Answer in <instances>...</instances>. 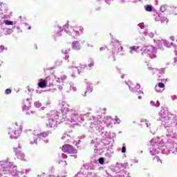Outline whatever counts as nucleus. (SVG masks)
Wrapping results in <instances>:
<instances>
[{
    "mask_svg": "<svg viewBox=\"0 0 177 177\" xmlns=\"http://www.w3.org/2000/svg\"><path fill=\"white\" fill-rule=\"evenodd\" d=\"M66 86L68 88H70V91H76L77 88H75V86H74V84H73L72 82L71 83H66Z\"/></svg>",
    "mask_w": 177,
    "mask_h": 177,
    "instance_id": "a878e982",
    "label": "nucleus"
},
{
    "mask_svg": "<svg viewBox=\"0 0 177 177\" xmlns=\"http://www.w3.org/2000/svg\"><path fill=\"white\" fill-rule=\"evenodd\" d=\"M61 157L62 158H66L67 157V155H66L65 153H62Z\"/></svg>",
    "mask_w": 177,
    "mask_h": 177,
    "instance_id": "13d9d810",
    "label": "nucleus"
},
{
    "mask_svg": "<svg viewBox=\"0 0 177 177\" xmlns=\"http://www.w3.org/2000/svg\"><path fill=\"white\" fill-rule=\"evenodd\" d=\"M63 63L62 60H57L56 61V65L57 66H61V64Z\"/></svg>",
    "mask_w": 177,
    "mask_h": 177,
    "instance_id": "de8ad7c7",
    "label": "nucleus"
},
{
    "mask_svg": "<svg viewBox=\"0 0 177 177\" xmlns=\"http://www.w3.org/2000/svg\"><path fill=\"white\" fill-rule=\"evenodd\" d=\"M3 26L5 24L6 26H13V21L10 20H4L3 22Z\"/></svg>",
    "mask_w": 177,
    "mask_h": 177,
    "instance_id": "bb28decb",
    "label": "nucleus"
},
{
    "mask_svg": "<svg viewBox=\"0 0 177 177\" xmlns=\"http://www.w3.org/2000/svg\"><path fill=\"white\" fill-rule=\"evenodd\" d=\"M86 92H88V93H92V91H93V86H92V83H91L90 82H86Z\"/></svg>",
    "mask_w": 177,
    "mask_h": 177,
    "instance_id": "6ab92c4d",
    "label": "nucleus"
},
{
    "mask_svg": "<svg viewBox=\"0 0 177 177\" xmlns=\"http://www.w3.org/2000/svg\"><path fill=\"white\" fill-rule=\"evenodd\" d=\"M125 0H119V3H125Z\"/></svg>",
    "mask_w": 177,
    "mask_h": 177,
    "instance_id": "0e129e2a",
    "label": "nucleus"
},
{
    "mask_svg": "<svg viewBox=\"0 0 177 177\" xmlns=\"http://www.w3.org/2000/svg\"><path fill=\"white\" fill-rule=\"evenodd\" d=\"M104 124H106V127H109L111 122H113V118L110 116H104L103 120Z\"/></svg>",
    "mask_w": 177,
    "mask_h": 177,
    "instance_id": "f3484780",
    "label": "nucleus"
},
{
    "mask_svg": "<svg viewBox=\"0 0 177 177\" xmlns=\"http://www.w3.org/2000/svg\"><path fill=\"white\" fill-rule=\"evenodd\" d=\"M24 26L25 27H28L27 28L28 30H31V26H28V23H24Z\"/></svg>",
    "mask_w": 177,
    "mask_h": 177,
    "instance_id": "09e8293b",
    "label": "nucleus"
},
{
    "mask_svg": "<svg viewBox=\"0 0 177 177\" xmlns=\"http://www.w3.org/2000/svg\"><path fill=\"white\" fill-rule=\"evenodd\" d=\"M148 70H149V71H151L152 74H156V73H158V69L156 68L148 67Z\"/></svg>",
    "mask_w": 177,
    "mask_h": 177,
    "instance_id": "cd10ccee",
    "label": "nucleus"
},
{
    "mask_svg": "<svg viewBox=\"0 0 177 177\" xmlns=\"http://www.w3.org/2000/svg\"><path fill=\"white\" fill-rule=\"evenodd\" d=\"M62 150L64 153H67L68 154H77V149L68 144L62 146Z\"/></svg>",
    "mask_w": 177,
    "mask_h": 177,
    "instance_id": "1a4fd4ad",
    "label": "nucleus"
},
{
    "mask_svg": "<svg viewBox=\"0 0 177 177\" xmlns=\"http://www.w3.org/2000/svg\"><path fill=\"white\" fill-rule=\"evenodd\" d=\"M155 16H156L155 17L156 21H161V17L160 16V15L156 14Z\"/></svg>",
    "mask_w": 177,
    "mask_h": 177,
    "instance_id": "c9c22d12",
    "label": "nucleus"
},
{
    "mask_svg": "<svg viewBox=\"0 0 177 177\" xmlns=\"http://www.w3.org/2000/svg\"><path fill=\"white\" fill-rule=\"evenodd\" d=\"M68 28V24H65L63 28L62 26H57L54 31L53 37L56 39V37H62V31H65L68 35H72L73 38H77L80 36V32L72 29V31L67 30Z\"/></svg>",
    "mask_w": 177,
    "mask_h": 177,
    "instance_id": "39448f33",
    "label": "nucleus"
},
{
    "mask_svg": "<svg viewBox=\"0 0 177 177\" xmlns=\"http://www.w3.org/2000/svg\"><path fill=\"white\" fill-rule=\"evenodd\" d=\"M53 78L55 80L57 84H59V77L56 76L55 75H52L51 76H47L45 79H40L38 83L39 88H46L47 86H53L55 88V84L56 82H53Z\"/></svg>",
    "mask_w": 177,
    "mask_h": 177,
    "instance_id": "20e7f679",
    "label": "nucleus"
},
{
    "mask_svg": "<svg viewBox=\"0 0 177 177\" xmlns=\"http://www.w3.org/2000/svg\"><path fill=\"white\" fill-rule=\"evenodd\" d=\"M151 147L149 148V153L151 156H156L158 154L162 151L166 156L169 154H177V148H167V151H165V148L160 147V138L157 137L156 138H153L151 140Z\"/></svg>",
    "mask_w": 177,
    "mask_h": 177,
    "instance_id": "f03ea898",
    "label": "nucleus"
},
{
    "mask_svg": "<svg viewBox=\"0 0 177 177\" xmlns=\"http://www.w3.org/2000/svg\"><path fill=\"white\" fill-rule=\"evenodd\" d=\"M23 131V128L21 127L19 130H15L14 131V135L15 136L14 137V139H18L19 136L21 134V132Z\"/></svg>",
    "mask_w": 177,
    "mask_h": 177,
    "instance_id": "aec40b11",
    "label": "nucleus"
},
{
    "mask_svg": "<svg viewBox=\"0 0 177 177\" xmlns=\"http://www.w3.org/2000/svg\"><path fill=\"white\" fill-rule=\"evenodd\" d=\"M3 50H8V48L5 47V46H0V53H2Z\"/></svg>",
    "mask_w": 177,
    "mask_h": 177,
    "instance_id": "4c0bfd02",
    "label": "nucleus"
},
{
    "mask_svg": "<svg viewBox=\"0 0 177 177\" xmlns=\"http://www.w3.org/2000/svg\"><path fill=\"white\" fill-rule=\"evenodd\" d=\"M107 5H111V0H104Z\"/></svg>",
    "mask_w": 177,
    "mask_h": 177,
    "instance_id": "864d4df0",
    "label": "nucleus"
},
{
    "mask_svg": "<svg viewBox=\"0 0 177 177\" xmlns=\"http://www.w3.org/2000/svg\"><path fill=\"white\" fill-rule=\"evenodd\" d=\"M12 93V89L10 88H7L5 91V95H10Z\"/></svg>",
    "mask_w": 177,
    "mask_h": 177,
    "instance_id": "79ce46f5",
    "label": "nucleus"
},
{
    "mask_svg": "<svg viewBox=\"0 0 177 177\" xmlns=\"http://www.w3.org/2000/svg\"><path fill=\"white\" fill-rule=\"evenodd\" d=\"M59 78V84L56 82V80L55 78L53 79L54 83V91H62L63 86H64V81L67 80V76L66 75H62L60 78Z\"/></svg>",
    "mask_w": 177,
    "mask_h": 177,
    "instance_id": "0eeeda50",
    "label": "nucleus"
},
{
    "mask_svg": "<svg viewBox=\"0 0 177 177\" xmlns=\"http://www.w3.org/2000/svg\"><path fill=\"white\" fill-rule=\"evenodd\" d=\"M85 135L84 134H83V135H82V136H79V139H85Z\"/></svg>",
    "mask_w": 177,
    "mask_h": 177,
    "instance_id": "5fc2aeb1",
    "label": "nucleus"
},
{
    "mask_svg": "<svg viewBox=\"0 0 177 177\" xmlns=\"http://www.w3.org/2000/svg\"><path fill=\"white\" fill-rule=\"evenodd\" d=\"M70 48L62 50V53L65 55V56L64 57V59H65V60H68V57H70V56L68 55V53H70Z\"/></svg>",
    "mask_w": 177,
    "mask_h": 177,
    "instance_id": "5701e85b",
    "label": "nucleus"
},
{
    "mask_svg": "<svg viewBox=\"0 0 177 177\" xmlns=\"http://www.w3.org/2000/svg\"><path fill=\"white\" fill-rule=\"evenodd\" d=\"M121 153H127V147H125V144H123L121 149Z\"/></svg>",
    "mask_w": 177,
    "mask_h": 177,
    "instance_id": "ea45409f",
    "label": "nucleus"
},
{
    "mask_svg": "<svg viewBox=\"0 0 177 177\" xmlns=\"http://www.w3.org/2000/svg\"><path fill=\"white\" fill-rule=\"evenodd\" d=\"M116 42V45H117V48H116V50L117 52L120 53V52H122V46H121V44H120V41L118 40H115Z\"/></svg>",
    "mask_w": 177,
    "mask_h": 177,
    "instance_id": "b1692460",
    "label": "nucleus"
},
{
    "mask_svg": "<svg viewBox=\"0 0 177 177\" xmlns=\"http://www.w3.org/2000/svg\"><path fill=\"white\" fill-rule=\"evenodd\" d=\"M24 104L30 106L31 105V98H27L26 100L24 102Z\"/></svg>",
    "mask_w": 177,
    "mask_h": 177,
    "instance_id": "72a5a7b5",
    "label": "nucleus"
},
{
    "mask_svg": "<svg viewBox=\"0 0 177 177\" xmlns=\"http://www.w3.org/2000/svg\"><path fill=\"white\" fill-rule=\"evenodd\" d=\"M160 23L162 24H165V23H168V19L165 17H161L160 19Z\"/></svg>",
    "mask_w": 177,
    "mask_h": 177,
    "instance_id": "c756f323",
    "label": "nucleus"
},
{
    "mask_svg": "<svg viewBox=\"0 0 177 177\" xmlns=\"http://www.w3.org/2000/svg\"><path fill=\"white\" fill-rule=\"evenodd\" d=\"M34 106H35V107H37V109H39V107H41V106H42V103L39 102V101H36L34 103Z\"/></svg>",
    "mask_w": 177,
    "mask_h": 177,
    "instance_id": "7c9ffc66",
    "label": "nucleus"
},
{
    "mask_svg": "<svg viewBox=\"0 0 177 177\" xmlns=\"http://www.w3.org/2000/svg\"><path fill=\"white\" fill-rule=\"evenodd\" d=\"M162 126H164L165 129L169 131V132H171V121L162 120Z\"/></svg>",
    "mask_w": 177,
    "mask_h": 177,
    "instance_id": "4468645a",
    "label": "nucleus"
},
{
    "mask_svg": "<svg viewBox=\"0 0 177 177\" xmlns=\"http://www.w3.org/2000/svg\"><path fill=\"white\" fill-rule=\"evenodd\" d=\"M145 124L147 125V128H149L150 127V123H149V120H145Z\"/></svg>",
    "mask_w": 177,
    "mask_h": 177,
    "instance_id": "8fccbe9b",
    "label": "nucleus"
},
{
    "mask_svg": "<svg viewBox=\"0 0 177 177\" xmlns=\"http://www.w3.org/2000/svg\"><path fill=\"white\" fill-rule=\"evenodd\" d=\"M171 99H172V100H176V99H177L176 95H172Z\"/></svg>",
    "mask_w": 177,
    "mask_h": 177,
    "instance_id": "680f3d73",
    "label": "nucleus"
},
{
    "mask_svg": "<svg viewBox=\"0 0 177 177\" xmlns=\"http://www.w3.org/2000/svg\"><path fill=\"white\" fill-rule=\"evenodd\" d=\"M50 131H44L42 133H40L39 134H37L35 136H37V139H42V138H48L49 136Z\"/></svg>",
    "mask_w": 177,
    "mask_h": 177,
    "instance_id": "dca6fc26",
    "label": "nucleus"
},
{
    "mask_svg": "<svg viewBox=\"0 0 177 177\" xmlns=\"http://www.w3.org/2000/svg\"><path fill=\"white\" fill-rule=\"evenodd\" d=\"M13 150L15 153L16 157H17L19 160L24 161V157H26V155H24V153L21 151V147L20 146V145H18V147H14Z\"/></svg>",
    "mask_w": 177,
    "mask_h": 177,
    "instance_id": "9d476101",
    "label": "nucleus"
},
{
    "mask_svg": "<svg viewBox=\"0 0 177 177\" xmlns=\"http://www.w3.org/2000/svg\"><path fill=\"white\" fill-rule=\"evenodd\" d=\"M138 26L140 27V28L143 29L145 28V24L143 23L138 24Z\"/></svg>",
    "mask_w": 177,
    "mask_h": 177,
    "instance_id": "49530a36",
    "label": "nucleus"
},
{
    "mask_svg": "<svg viewBox=\"0 0 177 177\" xmlns=\"http://www.w3.org/2000/svg\"><path fill=\"white\" fill-rule=\"evenodd\" d=\"M72 49L73 50H81V44L79 41H75L72 43Z\"/></svg>",
    "mask_w": 177,
    "mask_h": 177,
    "instance_id": "2eb2a0df",
    "label": "nucleus"
},
{
    "mask_svg": "<svg viewBox=\"0 0 177 177\" xmlns=\"http://www.w3.org/2000/svg\"><path fill=\"white\" fill-rule=\"evenodd\" d=\"M158 73L159 74H164L165 73V68H162L160 70L158 69Z\"/></svg>",
    "mask_w": 177,
    "mask_h": 177,
    "instance_id": "37998d69",
    "label": "nucleus"
},
{
    "mask_svg": "<svg viewBox=\"0 0 177 177\" xmlns=\"http://www.w3.org/2000/svg\"><path fill=\"white\" fill-rule=\"evenodd\" d=\"M93 66H95V62L93 61V59L92 58H89L88 64V66H86V67H88L89 70H91V68H92V67H93Z\"/></svg>",
    "mask_w": 177,
    "mask_h": 177,
    "instance_id": "393cba45",
    "label": "nucleus"
},
{
    "mask_svg": "<svg viewBox=\"0 0 177 177\" xmlns=\"http://www.w3.org/2000/svg\"><path fill=\"white\" fill-rule=\"evenodd\" d=\"M98 162L100 164V165H103V164H104V158H100L98 159Z\"/></svg>",
    "mask_w": 177,
    "mask_h": 177,
    "instance_id": "e433bc0d",
    "label": "nucleus"
},
{
    "mask_svg": "<svg viewBox=\"0 0 177 177\" xmlns=\"http://www.w3.org/2000/svg\"><path fill=\"white\" fill-rule=\"evenodd\" d=\"M70 70H72L71 77L72 78H75L77 75H80V68L74 66H71L68 67Z\"/></svg>",
    "mask_w": 177,
    "mask_h": 177,
    "instance_id": "f8f14e48",
    "label": "nucleus"
},
{
    "mask_svg": "<svg viewBox=\"0 0 177 177\" xmlns=\"http://www.w3.org/2000/svg\"><path fill=\"white\" fill-rule=\"evenodd\" d=\"M83 168H84V169H86V171H89L90 169H91V165L88 163H85L83 165Z\"/></svg>",
    "mask_w": 177,
    "mask_h": 177,
    "instance_id": "2f4dec72",
    "label": "nucleus"
},
{
    "mask_svg": "<svg viewBox=\"0 0 177 177\" xmlns=\"http://www.w3.org/2000/svg\"><path fill=\"white\" fill-rule=\"evenodd\" d=\"M37 137H35V140L30 142V145H38V142L37 141Z\"/></svg>",
    "mask_w": 177,
    "mask_h": 177,
    "instance_id": "a19ab883",
    "label": "nucleus"
},
{
    "mask_svg": "<svg viewBox=\"0 0 177 177\" xmlns=\"http://www.w3.org/2000/svg\"><path fill=\"white\" fill-rule=\"evenodd\" d=\"M125 84H127V85L129 86V91H131V92H133V93H138V95H140V93L143 95V92L140 91V84H136V86H135V84H132V82L130 81H125Z\"/></svg>",
    "mask_w": 177,
    "mask_h": 177,
    "instance_id": "6e6552de",
    "label": "nucleus"
},
{
    "mask_svg": "<svg viewBox=\"0 0 177 177\" xmlns=\"http://www.w3.org/2000/svg\"><path fill=\"white\" fill-rule=\"evenodd\" d=\"M61 111H52L50 113V116L48 120L46 122V125L48 128H52L55 129L57 127V124L60 122L69 121V122H82L84 118L89 117L91 113H87L86 114H80L78 111L75 109H70V104L62 102L60 104Z\"/></svg>",
    "mask_w": 177,
    "mask_h": 177,
    "instance_id": "f257e3e1",
    "label": "nucleus"
},
{
    "mask_svg": "<svg viewBox=\"0 0 177 177\" xmlns=\"http://www.w3.org/2000/svg\"><path fill=\"white\" fill-rule=\"evenodd\" d=\"M164 89H165V84L162 82H159L158 85L155 86V91L158 93H162L164 92Z\"/></svg>",
    "mask_w": 177,
    "mask_h": 177,
    "instance_id": "ddd939ff",
    "label": "nucleus"
},
{
    "mask_svg": "<svg viewBox=\"0 0 177 177\" xmlns=\"http://www.w3.org/2000/svg\"><path fill=\"white\" fill-rule=\"evenodd\" d=\"M157 53V48L153 46H147L142 53V56L149 59H154Z\"/></svg>",
    "mask_w": 177,
    "mask_h": 177,
    "instance_id": "423d86ee",
    "label": "nucleus"
},
{
    "mask_svg": "<svg viewBox=\"0 0 177 177\" xmlns=\"http://www.w3.org/2000/svg\"><path fill=\"white\" fill-rule=\"evenodd\" d=\"M27 90L29 92V93H32V92H34V89L30 87V86H27Z\"/></svg>",
    "mask_w": 177,
    "mask_h": 177,
    "instance_id": "c03bdc74",
    "label": "nucleus"
},
{
    "mask_svg": "<svg viewBox=\"0 0 177 177\" xmlns=\"http://www.w3.org/2000/svg\"><path fill=\"white\" fill-rule=\"evenodd\" d=\"M90 128L93 131H97L102 138L107 136V131L104 130L103 122L97 118L93 117V121L91 122Z\"/></svg>",
    "mask_w": 177,
    "mask_h": 177,
    "instance_id": "7ed1b4c3",
    "label": "nucleus"
},
{
    "mask_svg": "<svg viewBox=\"0 0 177 177\" xmlns=\"http://www.w3.org/2000/svg\"><path fill=\"white\" fill-rule=\"evenodd\" d=\"M77 68H79V73L81 74V73H84L85 68H86V65H82L81 66L77 67Z\"/></svg>",
    "mask_w": 177,
    "mask_h": 177,
    "instance_id": "c85d7f7f",
    "label": "nucleus"
},
{
    "mask_svg": "<svg viewBox=\"0 0 177 177\" xmlns=\"http://www.w3.org/2000/svg\"><path fill=\"white\" fill-rule=\"evenodd\" d=\"M150 104H151V106H155V107H156V102H154L153 101H151Z\"/></svg>",
    "mask_w": 177,
    "mask_h": 177,
    "instance_id": "bf43d9fd",
    "label": "nucleus"
},
{
    "mask_svg": "<svg viewBox=\"0 0 177 177\" xmlns=\"http://www.w3.org/2000/svg\"><path fill=\"white\" fill-rule=\"evenodd\" d=\"M0 10L1 12H3V10H6V9H5V4L0 3Z\"/></svg>",
    "mask_w": 177,
    "mask_h": 177,
    "instance_id": "58836bf2",
    "label": "nucleus"
},
{
    "mask_svg": "<svg viewBox=\"0 0 177 177\" xmlns=\"http://www.w3.org/2000/svg\"><path fill=\"white\" fill-rule=\"evenodd\" d=\"M62 140H65L66 143H70L71 140V137L68 134H64L62 137Z\"/></svg>",
    "mask_w": 177,
    "mask_h": 177,
    "instance_id": "4be33fe9",
    "label": "nucleus"
},
{
    "mask_svg": "<svg viewBox=\"0 0 177 177\" xmlns=\"http://www.w3.org/2000/svg\"><path fill=\"white\" fill-rule=\"evenodd\" d=\"M156 107H160V102L156 101V103H155Z\"/></svg>",
    "mask_w": 177,
    "mask_h": 177,
    "instance_id": "6e6d98bb",
    "label": "nucleus"
},
{
    "mask_svg": "<svg viewBox=\"0 0 177 177\" xmlns=\"http://www.w3.org/2000/svg\"><path fill=\"white\" fill-rule=\"evenodd\" d=\"M0 35L3 37V35H10L13 32V29L8 28L3 26V23L0 24Z\"/></svg>",
    "mask_w": 177,
    "mask_h": 177,
    "instance_id": "9b49d317",
    "label": "nucleus"
},
{
    "mask_svg": "<svg viewBox=\"0 0 177 177\" xmlns=\"http://www.w3.org/2000/svg\"><path fill=\"white\" fill-rule=\"evenodd\" d=\"M35 111H31L26 112V115H30L31 114H35Z\"/></svg>",
    "mask_w": 177,
    "mask_h": 177,
    "instance_id": "a18cd8bd",
    "label": "nucleus"
},
{
    "mask_svg": "<svg viewBox=\"0 0 177 177\" xmlns=\"http://www.w3.org/2000/svg\"><path fill=\"white\" fill-rule=\"evenodd\" d=\"M144 9L146 12H153L154 10V7L150 4H147L144 6Z\"/></svg>",
    "mask_w": 177,
    "mask_h": 177,
    "instance_id": "412c9836",
    "label": "nucleus"
},
{
    "mask_svg": "<svg viewBox=\"0 0 177 177\" xmlns=\"http://www.w3.org/2000/svg\"><path fill=\"white\" fill-rule=\"evenodd\" d=\"M171 9V6L167 5V4H162L160 6V11L162 13H165V12H167V10Z\"/></svg>",
    "mask_w": 177,
    "mask_h": 177,
    "instance_id": "a211bd4d",
    "label": "nucleus"
},
{
    "mask_svg": "<svg viewBox=\"0 0 177 177\" xmlns=\"http://www.w3.org/2000/svg\"><path fill=\"white\" fill-rule=\"evenodd\" d=\"M153 160H157L158 162V161H160V157H158V156H156V157L153 158Z\"/></svg>",
    "mask_w": 177,
    "mask_h": 177,
    "instance_id": "052dcab7",
    "label": "nucleus"
},
{
    "mask_svg": "<svg viewBox=\"0 0 177 177\" xmlns=\"http://www.w3.org/2000/svg\"><path fill=\"white\" fill-rule=\"evenodd\" d=\"M138 48V47L136 46L130 47V53H133V52H136Z\"/></svg>",
    "mask_w": 177,
    "mask_h": 177,
    "instance_id": "473e14b6",
    "label": "nucleus"
},
{
    "mask_svg": "<svg viewBox=\"0 0 177 177\" xmlns=\"http://www.w3.org/2000/svg\"><path fill=\"white\" fill-rule=\"evenodd\" d=\"M148 35H149V37H150V38H153V37H154V33H153V32H149V33L148 34Z\"/></svg>",
    "mask_w": 177,
    "mask_h": 177,
    "instance_id": "603ef678",
    "label": "nucleus"
},
{
    "mask_svg": "<svg viewBox=\"0 0 177 177\" xmlns=\"http://www.w3.org/2000/svg\"><path fill=\"white\" fill-rule=\"evenodd\" d=\"M108 138H109V140L111 139V133H108Z\"/></svg>",
    "mask_w": 177,
    "mask_h": 177,
    "instance_id": "338daca9",
    "label": "nucleus"
},
{
    "mask_svg": "<svg viewBox=\"0 0 177 177\" xmlns=\"http://www.w3.org/2000/svg\"><path fill=\"white\" fill-rule=\"evenodd\" d=\"M86 93H88V91H85L84 94H82V96H84V97H85V96H86Z\"/></svg>",
    "mask_w": 177,
    "mask_h": 177,
    "instance_id": "774afa93",
    "label": "nucleus"
},
{
    "mask_svg": "<svg viewBox=\"0 0 177 177\" xmlns=\"http://www.w3.org/2000/svg\"><path fill=\"white\" fill-rule=\"evenodd\" d=\"M131 2H133V3H136V2H140V0H131Z\"/></svg>",
    "mask_w": 177,
    "mask_h": 177,
    "instance_id": "e2e57ef3",
    "label": "nucleus"
},
{
    "mask_svg": "<svg viewBox=\"0 0 177 177\" xmlns=\"http://www.w3.org/2000/svg\"><path fill=\"white\" fill-rule=\"evenodd\" d=\"M106 157H108V158H111V153H106L105 154Z\"/></svg>",
    "mask_w": 177,
    "mask_h": 177,
    "instance_id": "3c124183",
    "label": "nucleus"
},
{
    "mask_svg": "<svg viewBox=\"0 0 177 177\" xmlns=\"http://www.w3.org/2000/svg\"><path fill=\"white\" fill-rule=\"evenodd\" d=\"M22 110L24 111L25 110H30V106L28 105H26V104H24L23 106H22Z\"/></svg>",
    "mask_w": 177,
    "mask_h": 177,
    "instance_id": "f704fd0d",
    "label": "nucleus"
},
{
    "mask_svg": "<svg viewBox=\"0 0 177 177\" xmlns=\"http://www.w3.org/2000/svg\"><path fill=\"white\" fill-rule=\"evenodd\" d=\"M106 48H107V46H105V47H101L100 48V50L102 51V50H104V49H106Z\"/></svg>",
    "mask_w": 177,
    "mask_h": 177,
    "instance_id": "69168bd1",
    "label": "nucleus"
},
{
    "mask_svg": "<svg viewBox=\"0 0 177 177\" xmlns=\"http://www.w3.org/2000/svg\"><path fill=\"white\" fill-rule=\"evenodd\" d=\"M45 176H46L45 173H43L41 175H37V177H45Z\"/></svg>",
    "mask_w": 177,
    "mask_h": 177,
    "instance_id": "4d7b16f0",
    "label": "nucleus"
}]
</instances>
